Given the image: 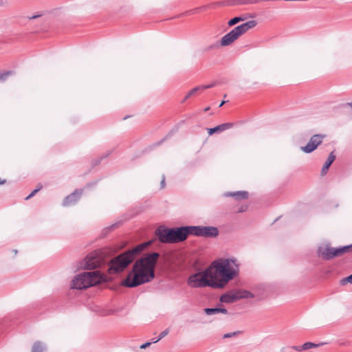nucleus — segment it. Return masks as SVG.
Segmentation results:
<instances>
[{"instance_id": "nucleus-7", "label": "nucleus", "mask_w": 352, "mask_h": 352, "mask_svg": "<svg viewBox=\"0 0 352 352\" xmlns=\"http://www.w3.org/2000/svg\"><path fill=\"white\" fill-rule=\"evenodd\" d=\"M155 235L162 243H173V228L160 226L155 230Z\"/></svg>"}, {"instance_id": "nucleus-38", "label": "nucleus", "mask_w": 352, "mask_h": 352, "mask_svg": "<svg viewBox=\"0 0 352 352\" xmlns=\"http://www.w3.org/2000/svg\"><path fill=\"white\" fill-rule=\"evenodd\" d=\"M40 16H41V15H39V14H38V15H33V16H30V17H29V19H36V18L39 17Z\"/></svg>"}, {"instance_id": "nucleus-3", "label": "nucleus", "mask_w": 352, "mask_h": 352, "mask_svg": "<svg viewBox=\"0 0 352 352\" xmlns=\"http://www.w3.org/2000/svg\"><path fill=\"white\" fill-rule=\"evenodd\" d=\"M151 244L152 241L142 243L113 257L111 259L109 263V273L114 274L123 272L131 263H133L138 255H140Z\"/></svg>"}, {"instance_id": "nucleus-9", "label": "nucleus", "mask_w": 352, "mask_h": 352, "mask_svg": "<svg viewBox=\"0 0 352 352\" xmlns=\"http://www.w3.org/2000/svg\"><path fill=\"white\" fill-rule=\"evenodd\" d=\"M101 259L96 252H92L87 255L84 260L82 267L85 270H94L100 266Z\"/></svg>"}, {"instance_id": "nucleus-30", "label": "nucleus", "mask_w": 352, "mask_h": 352, "mask_svg": "<svg viewBox=\"0 0 352 352\" xmlns=\"http://www.w3.org/2000/svg\"><path fill=\"white\" fill-rule=\"evenodd\" d=\"M346 283H349L352 284V274L351 275H349V276L342 278L340 280V284L342 285H345Z\"/></svg>"}, {"instance_id": "nucleus-39", "label": "nucleus", "mask_w": 352, "mask_h": 352, "mask_svg": "<svg viewBox=\"0 0 352 352\" xmlns=\"http://www.w3.org/2000/svg\"><path fill=\"white\" fill-rule=\"evenodd\" d=\"M42 188H43L42 184H38L37 185V188H36V189H38V191H39L40 190H41V189H42Z\"/></svg>"}, {"instance_id": "nucleus-14", "label": "nucleus", "mask_w": 352, "mask_h": 352, "mask_svg": "<svg viewBox=\"0 0 352 352\" xmlns=\"http://www.w3.org/2000/svg\"><path fill=\"white\" fill-rule=\"evenodd\" d=\"M224 197H234L236 200H243L247 199L249 197V193L248 191L241 190V191H236V192H227L223 194Z\"/></svg>"}, {"instance_id": "nucleus-6", "label": "nucleus", "mask_w": 352, "mask_h": 352, "mask_svg": "<svg viewBox=\"0 0 352 352\" xmlns=\"http://www.w3.org/2000/svg\"><path fill=\"white\" fill-rule=\"evenodd\" d=\"M188 285L194 287H210L216 288L214 280L212 278L210 270L206 269L204 271L190 275L187 280Z\"/></svg>"}, {"instance_id": "nucleus-24", "label": "nucleus", "mask_w": 352, "mask_h": 352, "mask_svg": "<svg viewBox=\"0 0 352 352\" xmlns=\"http://www.w3.org/2000/svg\"><path fill=\"white\" fill-rule=\"evenodd\" d=\"M322 344H323L322 343L314 344L313 342H307L304 343L302 345V348L304 349V351H305V350H308V349L314 348V347L319 346Z\"/></svg>"}, {"instance_id": "nucleus-45", "label": "nucleus", "mask_w": 352, "mask_h": 352, "mask_svg": "<svg viewBox=\"0 0 352 352\" xmlns=\"http://www.w3.org/2000/svg\"><path fill=\"white\" fill-rule=\"evenodd\" d=\"M157 340L156 338H154V339H153V340H152V342H151V343H153V342L154 340Z\"/></svg>"}, {"instance_id": "nucleus-46", "label": "nucleus", "mask_w": 352, "mask_h": 352, "mask_svg": "<svg viewBox=\"0 0 352 352\" xmlns=\"http://www.w3.org/2000/svg\"><path fill=\"white\" fill-rule=\"evenodd\" d=\"M208 109H209V108H208H208H206V109H205V111H208Z\"/></svg>"}, {"instance_id": "nucleus-31", "label": "nucleus", "mask_w": 352, "mask_h": 352, "mask_svg": "<svg viewBox=\"0 0 352 352\" xmlns=\"http://www.w3.org/2000/svg\"><path fill=\"white\" fill-rule=\"evenodd\" d=\"M199 89H201V86L200 87H196L195 88H193L192 89H191L189 93H190V95H194L195 93H197Z\"/></svg>"}, {"instance_id": "nucleus-42", "label": "nucleus", "mask_w": 352, "mask_h": 352, "mask_svg": "<svg viewBox=\"0 0 352 352\" xmlns=\"http://www.w3.org/2000/svg\"><path fill=\"white\" fill-rule=\"evenodd\" d=\"M5 182H6V180H4V179H3V180H1V179H0V184H4Z\"/></svg>"}, {"instance_id": "nucleus-41", "label": "nucleus", "mask_w": 352, "mask_h": 352, "mask_svg": "<svg viewBox=\"0 0 352 352\" xmlns=\"http://www.w3.org/2000/svg\"><path fill=\"white\" fill-rule=\"evenodd\" d=\"M190 96H192V95H190V93L188 92V94L186 96V97L184 98V100H187L188 98H189Z\"/></svg>"}, {"instance_id": "nucleus-17", "label": "nucleus", "mask_w": 352, "mask_h": 352, "mask_svg": "<svg viewBox=\"0 0 352 352\" xmlns=\"http://www.w3.org/2000/svg\"><path fill=\"white\" fill-rule=\"evenodd\" d=\"M336 160V155L334 154V152L332 151L328 158L327 159V160L325 161L322 168V170H321V175L322 176H324V175L327 174L329 167L331 166V165L332 164V163L334 162V160Z\"/></svg>"}, {"instance_id": "nucleus-20", "label": "nucleus", "mask_w": 352, "mask_h": 352, "mask_svg": "<svg viewBox=\"0 0 352 352\" xmlns=\"http://www.w3.org/2000/svg\"><path fill=\"white\" fill-rule=\"evenodd\" d=\"M185 232H186L187 237L189 235H193L195 236H199L200 226H184Z\"/></svg>"}, {"instance_id": "nucleus-28", "label": "nucleus", "mask_w": 352, "mask_h": 352, "mask_svg": "<svg viewBox=\"0 0 352 352\" xmlns=\"http://www.w3.org/2000/svg\"><path fill=\"white\" fill-rule=\"evenodd\" d=\"M241 333V331H234V332H230V333H225L223 336V339H226V338H232V337H235L239 334Z\"/></svg>"}, {"instance_id": "nucleus-26", "label": "nucleus", "mask_w": 352, "mask_h": 352, "mask_svg": "<svg viewBox=\"0 0 352 352\" xmlns=\"http://www.w3.org/2000/svg\"><path fill=\"white\" fill-rule=\"evenodd\" d=\"M12 71H6L0 72V81H5L10 76L12 75Z\"/></svg>"}, {"instance_id": "nucleus-34", "label": "nucleus", "mask_w": 352, "mask_h": 352, "mask_svg": "<svg viewBox=\"0 0 352 352\" xmlns=\"http://www.w3.org/2000/svg\"><path fill=\"white\" fill-rule=\"evenodd\" d=\"M151 344V342H146L140 346V349H144L147 347H148Z\"/></svg>"}, {"instance_id": "nucleus-15", "label": "nucleus", "mask_w": 352, "mask_h": 352, "mask_svg": "<svg viewBox=\"0 0 352 352\" xmlns=\"http://www.w3.org/2000/svg\"><path fill=\"white\" fill-rule=\"evenodd\" d=\"M238 300V297L236 295L234 291H232L230 293L223 294L220 296L219 298L220 302L223 303H232Z\"/></svg>"}, {"instance_id": "nucleus-23", "label": "nucleus", "mask_w": 352, "mask_h": 352, "mask_svg": "<svg viewBox=\"0 0 352 352\" xmlns=\"http://www.w3.org/2000/svg\"><path fill=\"white\" fill-rule=\"evenodd\" d=\"M246 19H247L246 16H235V17L231 19L228 21V25L229 26H233L241 21H243L246 20Z\"/></svg>"}, {"instance_id": "nucleus-27", "label": "nucleus", "mask_w": 352, "mask_h": 352, "mask_svg": "<svg viewBox=\"0 0 352 352\" xmlns=\"http://www.w3.org/2000/svg\"><path fill=\"white\" fill-rule=\"evenodd\" d=\"M236 3L239 5L256 4V0H236Z\"/></svg>"}, {"instance_id": "nucleus-44", "label": "nucleus", "mask_w": 352, "mask_h": 352, "mask_svg": "<svg viewBox=\"0 0 352 352\" xmlns=\"http://www.w3.org/2000/svg\"><path fill=\"white\" fill-rule=\"evenodd\" d=\"M13 252H14V253L15 254H16V253H17V250H13Z\"/></svg>"}, {"instance_id": "nucleus-22", "label": "nucleus", "mask_w": 352, "mask_h": 352, "mask_svg": "<svg viewBox=\"0 0 352 352\" xmlns=\"http://www.w3.org/2000/svg\"><path fill=\"white\" fill-rule=\"evenodd\" d=\"M234 292L237 296L239 300L243 298H253L255 296L254 294L248 290L237 289L234 291Z\"/></svg>"}, {"instance_id": "nucleus-35", "label": "nucleus", "mask_w": 352, "mask_h": 352, "mask_svg": "<svg viewBox=\"0 0 352 352\" xmlns=\"http://www.w3.org/2000/svg\"><path fill=\"white\" fill-rule=\"evenodd\" d=\"M214 86V84L212 83L210 85L201 86V89H206L211 88Z\"/></svg>"}, {"instance_id": "nucleus-32", "label": "nucleus", "mask_w": 352, "mask_h": 352, "mask_svg": "<svg viewBox=\"0 0 352 352\" xmlns=\"http://www.w3.org/2000/svg\"><path fill=\"white\" fill-rule=\"evenodd\" d=\"M38 192V189H34L28 197H26L25 199L28 200L34 196L36 193Z\"/></svg>"}, {"instance_id": "nucleus-13", "label": "nucleus", "mask_w": 352, "mask_h": 352, "mask_svg": "<svg viewBox=\"0 0 352 352\" xmlns=\"http://www.w3.org/2000/svg\"><path fill=\"white\" fill-rule=\"evenodd\" d=\"M333 248L330 247L329 245L324 247H320L318 250V255L321 256L324 260L329 261L334 258L332 255L333 252Z\"/></svg>"}, {"instance_id": "nucleus-36", "label": "nucleus", "mask_w": 352, "mask_h": 352, "mask_svg": "<svg viewBox=\"0 0 352 352\" xmlns=\"http://www.w3.org/2000/svg\"><path fill=\"white\" fill-rule=\"evenodd\" d=\"M161 188H164L165 187V176H162V181L160 182Z\"/></svg>"}, {"instance_id": "nucleus-10", "label": "nucleus", "mask_w": 352, "mask_h": 352, "mask_svg": "<svg viewBox=\"0 0 352 352\" xmlns=\"http://www.w3.org/2000/svg\"><path fill=\"white\" fill-rule=\"evenodd\" d=\"M82 192V189L75 190L73 192L65 197L63 201V206H69L76 204L80 199Z\"/></svg>"}, {"instance_id": "nucleus-25", "label": "nucleus", "mask_w": 352, "mask_h": 352, "mask_svg": "<svg viewBox=\"0 0 352 352\" xmlns=\"http://www.w3.org/2000/svg\"><path fill=\"white\" fill-rule=\"evenodd\" d=\"M207 8H208V6L198 7V8H194V9L187 11L186 12L184 13V14H195L199 11L206 10Z\"/></svg>"}, {"instance_id": "nucleus-19", "label": "nucleus", "mask_w": 352, "mask_h": 352, "mask_svg": "<svg viewBox=\"0 0 352 352\" xmlns=\"http://www.w3.org/2000/svg\"><path fill=\"white\" fill-rule=\"evenodd\" d=\"M204 311L208 316L214 315L217 314H228V310L223 307L205 308L204 309Z\"/></svg>"}, {"instance_id": "nucleus-11", "label": "nucleus", "mask_w": 352, "mask_h": 352, "mask_svg": "<svg viewBox=\"0 0 352 352\" xmlns=\"http://www.w3.org/2000/svg\"><path fill=\"white\" fill-rule=\"evenodd\" d=\"M219 230L214 226H200L199 236L204 238H214L219 235Z\"/></svg>"}, {"instance_id": "nucleus-8", "label": "nucleus", "mask_w": 352, "mask_h": 352, "mask_svg": "<svg viewBox=\"0 0 352 352\" xmlns=\"http://www.w3.org/2000/svg\"><path fill=\"white\" fill-rule=\"evenodd\" d=\"M324 135L316 134L311 137L308 143L305 146H301L300 149L305 153H311L315 151L322 142Z\"/></svg>"}, {"instance_id": "nucleus-37", "label": "nucleus", "mask_w": 352, "mask_h": 352, "mask_svg": "<svg viewBox=\"0 0 352 352\" xmlns=\"http://www.w3.org/2000/svg\"><path fill=\"white\" fill-rule=\"evenodd\" d=\"M119 224H120V223H119V222H118V223H114V224L111 225V226L109 228H109V230H113V229H115V228H118Z\"/></svg>"}, {"instance_id": "nucleus-5", "label": "nucleus", "mask_w": 352, "mask_h": 352, "mask_svg": "<svg viewBox=\"0 0 352 352\" xmlns=\"http://www.w3.org/2000/svg\"><path fill=\"white\" fill-rule=\"evenodd\" d=\"M257 25V22L254 20L247 21L240 25L233 28L230 32L224 35L221 39V46H228L236 40L242 34H245L251 28H254Z\"/></svg>"}, {"instance_id": "nucleus-33", "label": "nucleus", "mask_w": 352, "mask_h": 352, "mask_svg": "<svg viewBox=\"0 0 352 352\" xmlns=\"http://www.w3.org/2000/svg\"><path fill=\"white\" fill-rule=\"evenodd\" d=\"M292 349H294L296 351H304V349L302 348V345H300V346H293Z\"/></svg>"}, {"instance_id": "nucleus-2", "label": "nucleus", "mask_w": 352, "mask_h": 352, "mask_svg": "<svg viewBox=\"0 0 352 352\" xmlns=\"http://www.w3.org/2000/svg\"><path fill=\"white\" fill-rule=\"evenodd\" d=\"M208 269L210 270L216 289L224 287L230 280L238 276L239 273L237 261L233 258L215 260Z\"/></svg>"}, {"instance_id": "nucleus-18", "label": "nucleus", "mask_w": 352, "mask_h": 352, "mask_svg": "<svg viewBox=\"0 0 352 352\" xmlns=\"http://www.w3.org/2000/svg\"><path fill=\"white\" fill-rule=\"evenodd\" d=\"M31 352H47V344L42 341L37 340L33 343Z\"/></svg>"}, {"instance_id": "nucleus-43", "label": "nucleus", "mask_w": 352, "mask_h": 352, "mask_svg": "<svg viewBox=\"0 0 352 352\" xmlns=\"http://www.w3.org/2000/svg\"><path fill=\"white\" fill-rule=\"evenodd\" d=\"M225 102H226L225 101H222V102H221V104H219V107H222V106L225 104Z\"/></svg>"}, {"instance_id": "nucleus-21", "label": "nucleus", "mask_w": 352, "mask_h": 352, "mask_svg": "<svg viewBox=\"0 0 352 352\" xmlns=\"http://www.w3.org/2000/svg\"><path fill=\"white\" fill-rule=\"evenodd\" d=\"M351 250H352V244L343 247L333 248L332 255H333L334 257L338 256Z\"/></svg>"}, {"instance_id": "nucleus-29", "label": "nucleus", "mask_w": 352, "mask_h": 352, "mask_svg": "<svg viewBox=\"0 0 352 352\" xmlns=\"http://www.w3.org/2000/svg\"><path fill=\"white\" fill-rule=\"evenodd\" d=\"M168 333H169V329H165L164 331H163L162 332L160 333V334L159 335V337L157 338L156 340H154L153 342V343L157 342L158 341L162 340L163 338L166 336L168 334Z\"/></svg>"}, {"instance_id": "nucleus-1", "label": "nucleus", "mask_w": 352, "mask_h": 352, "mask_svg": "<svg viewBox=\"0 0 352 352\" xmlns=\"http://www.w3.org/2000/svg\"><path fill=\"white\" fill-rule=\"evenodd\" d=\"M160 258L158 252L144 254L138 259L133 266L132 270L122 281V285L126 287H135L154 279L155 269Z\"/></svg>"}, {"instance_id": "nucleus-4", "label": "nucleus", "mask_w": 352, "mask_h": 352, "mask_svg": "<svg viewBox=\"0 0 352 352\" xmlns=\"http://www.w3.org/2000/svg\"><path fill=\"white\" fill-rule=\"evenodd\" d=\"M104 280V276L98 270L84 272L74 277L72 281L71 288L84 289L100 284Z\"/></svg>"}, {"instance_id": "nucleus-12", "label": "nucleus", "mask_w": 352, "mask_h": 352, "mask_svg": "<svg viewBox=\"0 0 352 352\" xmlns=\"http://www.w3.org/2000/svg\"><path fill=\"white\" fill-rule=\"evenodd\" d=\"M184 226L173 228V243L184 241L187 239Z\"/></svg>"}, {"instance_id": "nucleus-16", "label": "nucleus", "mask_w": 352, "mask_h": 352, "mask_svg": "<svg viewBox=\"0 0 352 352\" xmlns=\"http://www.w3.org/2000/svg\"><path fill=\"white\" fill-rule=\"evenodd\" d=\"M233 123L232 122H227V123H223V124H219L214 128H210V129H208V134L210 135L214 134V133L216 132H221V131H223L225 130H227V129H229L230 128H232L233 126Z\"/></svg>"}, {"instance_id": "nucleus-40", "label": "nucleus", "mask_w": 352, "mask_h": 352, "mask_svg": "<svg viewBox=\"0 0 352 352\" xmlns=\"http://www.w3.org/2000/svg\"><path fill=\"white\" fill-rule=\"evenodd\" d=\"M218 46H219L218 44L210 45V47H208V50H210V49H212L213 47H218Z\"/></svg>"}]
</instances>
